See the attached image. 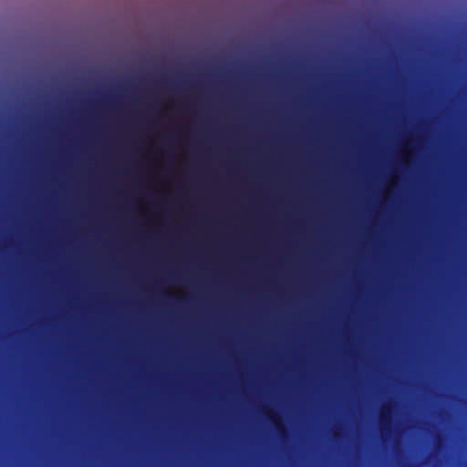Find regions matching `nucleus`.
<instances>
[{
  "instance_id": "1",
  "label": "nucleus",
  "mask_w": 467,
  "mask_h": 467,
  "mask_svg": "<svg viewBox=\"0 0 467 467\" xmlns=\"http://www.w3.org/2000/svg\"><path fill=\"white\" fill-rule=\"evenodd\" d=\"M393 413H392V404L391 402H387L380 407L379 410V426L380 434L383 436L390 435L392 432V423H393Z\"/></svg>"
},
{
  "instance_id": "2",
  "label": "nucleus",
  "mask_w": 467,
  "mask_h": 467,
  "mask_svg": "<svg viewBox=\"0 0 467 467\" xmlns=\"http://www.w3.org/2000/svg\"><path fill=\"white\" fill-rule=\"evenodd\" d=\"M271 420L274 422L275 429L280 436H285L286 435V430L285 428L281 424L279 421V417L273 416L271 417Z\"/></svg>"
}]
</instances>
